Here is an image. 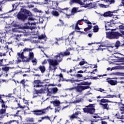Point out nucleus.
<instances>
[{
    "label": "nucleus",
    "mask_w": 124,
    "mask_h": 124,
    "mask_svg": "<svg viewBox=\"0 0 124 124\" xmlns=\"http://www.w3.org/2000/svg\"><path fill=\"white\" fill-rule=\"evenodd\" d=\"M120 112L121 114H124V104H122L120 107Z\"/></svg>",
    "instance_id": "obj_38"
},
{
    "label": "nucleus",
    "mask_w": 124,
    "mask_h": 124,
    "mask_svg": "<svg viewBox=\"0 0 124 124\" xmlns=\"http://www.w3.org/2000/svg\"><path fill=\"white\" fill-rule=\"evenodd\" d=\"M56 40H57V41H60L61 40H62V38H55Z\"/></svg>",
    "instance_id": "obj_64"
},
{
    "label": "nucleus",
    "mask_w": 124,
    "mask_h": 124,
    "mask_svg": "<svg viewBox=\"0 0 124 124\" xmlns=\"http://www.w3.org/2000/svg\"><path fill=\"white\" fill-rule=\"evenodd\" d=\"M54 4H55V2H53V1L49 0L46 4H47V7L48 8L55 9L54 8L52 7L53 5H54Z\"/></svg>",
    "instance_id": "obj_22"
},
{
    "label": "nucleus",
    "mask_w": 124,
    "mask_h": 124,
    "mask_svg": "<svg viewBox=\"0 0 124 124\" xmlns=\"http://www.w3.org/2000/svg\"><path fill=\"white\" fill-rule=\"evenodd\" d=\"M12 5L13 8H16L17 7V6H18V5H19V3H13L12 4Z\"/></svg>",
    "instance_id": "obj_53"
},
{
    "label": "nucleus",
    "mask_w": 124,
    "mask_h": 124,
    "mask_svg": "<svg viewBox=\"0 0 124 124\" xmlns=\"http://www.w3.org/2000/svg\"><path fill=\"white\" fill-rule=\"evenodd\" d=\"M83 100L84 99L82 98V97L79 95H77L76 97V100L72 102V103H79V102H82V101H83Z\"/></svg>",
    "instance_id": "obj_14"
},
{
    "label": "nucleus",
    "mask_w": 124,
    "mask_h": 124,
    "mask_svg": "<svg viewBox=\"0 0 124 124\" xmlns=\"http://www.w3.org/2000/svg\"><path fill=\"white\" fill-rule=\"evenodd\" d=\"M45 1V4H47L49 2V0H44Z\"/></svg>",
    "instance_id": "obj_62"
},
{
    "label": "nucleus",
    "mask_w": 124,
    "mask_h": 124,
    "mask_svg": "<svg viewBox=\"0 0 124 124\" xmlns=\"http://www.w3.org/2000/svg\"><path fill=\"white\" fill-rule=\"evenodd\" d=\"M18 107L19 108H21V109H25V108H26L27 107V108H28V110L30 109L29 107H28L26 106H21L20 104H18Z\"/></svg>",
    "instance_id": "obj_42"
},
{
    "label": "nucleus",
    "mask_w": 124,
    "mask_h": 124,
    "mask_svg": "<svg viewBox=\"0 0 124 124\" xmlns=\"http://www.w3.org/2000/svg\"><path fill=\"white\" fill-rule=\"evenodd\" d=\"M111 75H113L114 76H124V73L117 72V73H112Z\"/></svg>",
    "instance_id": "obj_27"
},
{
    "label": "nucleus",
    "mask_w": 124,
    "mask_h": 124,
    "mask_svg": "<svg viewBox=\"0 0 124 124\" xmlns=\"http://www.w3.org/2000/svg\"><path fill=\"white\" fill-rule=\"evenodd\" d=\"M110 102V101L105 99H102L100 100L99 105L102 106V108L106 110H110V108L109 107V105H108V103ZM106 103V104H104Z\"/></svg>",
    "instance_id": "obj_3"
},
{
    "label": "nucleus",
    "mask_w": 124,
    "mask_h": 124,
    "mask_svg": "<svg viewBox=\"0 0 124 124\" xmlns=\"http://www.w3.org/2000/svg\"><path fill=\"white\" fill-rule=\"evenodd\" d=\"M34 88H41L42 85H39V84H41V81L40 80H36L34 81Z\"/></svg>",
    "instance_id": "obj_18"
},
{
    "label": "nucleus",
    "mask_w": 124,
    "mask_h": 124,
    "mask_svg": "<svg viewBox=\"0 0 124 124\" xmlns=\"http://www.w3.org/2000/svg\"><path fill=\"white\" fill-rule=\"evenodd\" d=\"M106 2H108L109 4H112L115 2V0H105Z\"/></svg>",
    "instance_id": "obj_44"
},
{
    "label": "nucleus",
    "mask_w": 124,
    "mask_h": 124,
    "mask_svg": "<svg viewBox=\"0 0 124 124\" xmlns=\"http://www.w3.org/2000/svg\"><path fill=\"white\" fill-rule=\"evenodd\" d=\"M56 76H58L60 77V79L59 80V82H63V81H65L66 82H70V83H74V82L76 81V80H72V79H66L63 78V77L62 76V74H60L59 75H56Z\"/></svg>",
    "instance_id": "obj_10"
},
{
    "label": "nucleus",
    "mask_w": 124,
    "mask_h": 124,
    "mask_svg": "<svg viewBox=\"0 0 124 124\" xmlns=\"http://www.w3.org/2000/svg\"><path fill=\"white\" fill-rule=\"evenodd\" d=\"M38 68L40 70L42 73H44V72H45V66L40 65L38 67Z\"/></svg>",
    "instance_id": "obj_30"
},
{
    "label": "nucleus",
    "mask_w": 124,
    "mask_h": 124,
    "mask_svg": "<svg viewBox=\"0 0 124 124\" xmlns=\"http://www.w3.org/2000/svg\"><path fill=\"white\" fill-rule=\"evenodd\" d=\"M27 122H30L31 123H33L34 119L33 118L28 117L26 119Z\"/></svg>",
    "instance_id": "obj_35"
},
{
    "label": "nucleus",
    "mask_w": 124,
    "mask_h": 124,
    "mask_svg": "<svg viewBox=\"0 0 124 124\" xmlns=\"http://www.w3.org/2000/svg\"><path fill=\"white\" fill-rule=\"evenodd\" d=\"M2 70H3V71H8V70H9V67H3L2 68Z\"/></svg>",
    "instance_id": "obj_52"
},
{
    "label": "nucleus",
    "mask_w": 124,
    "mask_h": 124,
    "mask_svg": "<svg viewBox=\"0 0 124 124\" xmlns=\"http://www.w3.org/2000/svg\"><path fill=\"white\" fill-rule=\"evenodd\" d=\"M85 63H87V62L85 61V59H83V61L79 62V65H84Z\"/></svg>",
    "instance_id": "obj_46"
},
{
    "label": "nucleus",
    "mask_w": 124,
    "mask_h": 124,
    "mask_svg": "<svg viewBox=\"0 0 124 124\" xmlns=\"http://www.w3.org/2000/svg\"><path fill=\"white\" fill-rule=\"evenodd\" d=\"M111 27L110 26V24H106L105 28H106V31H111V28H110Z\"/></svg>",
    "instance_id": "obj_41"
},
{
    "label": "nucleus",
    "mask_w": 124,
    "mask_h": 124,
    "mask_svg": "<svg viewBox=\"0 0 124 124\" xmlns=\"http://www.w3.org/2000/svg\"><path fill=\"white\" fill-rule=\"evenodd\" d=\"M15 36H16V37L15 38V39H16V40H18V41H19V39H20V37L21 36V35H19L18 34H15Z\"/></svg>",
    "instance_id": "obj_54"
},
{
    "label": "nucleus",
    "mask_w": 124,
    "mask_h": 124,
    "mask_svg": "<svg viewBox=\"0 0 124 124\" xmlns=\"http://www.w3.org/2000/svg\"><path fill=\"white\" fill-rule=\"evenodd\" d=\"M59 90L57 87H53L51 88H48V93L47 94V96H51V94H56L58 93Z\"/></svg>",
    "instance_id": "obj_9"
},
{
    "label": "nucleus",
    "mask_w": 124,
    "mask_h": 124,
    "mask_svg": "<svg viewBox=\"0 0 124 124\" xmlns=\"http://www.w3.org/2000/svg\"><path fill=\"white\" fill-rule=\"evenodd\" d=\"M99 6H100V7H102V8H107L108 7V5H105L103 4H99Z\"/></svg>",
    "instance_id": "obj_48"
},
{
    "label": "nucleus",
    "mask_w": 124,
    "mask_h": 124,
    "mask_svg": "<svg viewBox=\"0 0 124 124\" xmlns=\"http://www.w3.org/2000/svg\"><path fill=\"white\" fill-rule=\"evenodd\" d=\"M32 50H33V48L25 47L24 49H23L22 53H24L25 52H31V51H32Z\"/></svg>",
    "instance_id": "obj_33"
},
{
    "label": "nucleus",
    "mask_w": 124,
    "mask_h": 124,
    "mask_svg": "<svg viewBox=\"0 0 124 124\" xmlns=\"http://www.w3.org/2000/svg\"><path fill=\"white\" fill-rule=\"evenodd\" d=\"M97 91H98V92H100V93H106V92H105V90L102 89V88H98Z\"/></svg>",
    "instance_id": "obj_43"
},
{
    "label": "nucleus",
    "mask_w": 124,
    "mask_h": 124,
    "mask_svg": "<svg viewBox=\"0 0 124 124\" xmlns=\"http://www.w3.org/2000/svg\"><path fill=\"white\" fill-rule=\"evenodd\" d=\"M51 14L53 16H55V17H58L59 16L60 14L59 13V12H58L57 11H52L51 12Z\"/></svg>",
    "instance_id": "obj_29"
},
{
    "label": "nucleus",
    "mask_w": 124,
    "mask_h": 124,
    "mask_svg": "<svg viewBox=\"0 0 124 124\" xmlns=\"http://www.w3.org/2000/svg\"><path fill=\"white\" fill-rule=\"evenodd\" d=\"M120 44L121 42H120V41H117L115 43V46L118 48V47H120Z\"/></svg>",
    "instance_id": "obj_51"
},
{
    "label": "nucleus",
    "mask_w": 124,
    "mask_h": 124,
    "mask_svg": "<svg viewBox=\"0 0 124 124\" xmlns=\"http://www.w3.org/2000/svg\"><path fill=\"white\" fill-rule=\"evenodd\" d=\"M74 89H75V88L72 87V88H70L67 89L66 90L67 91H73V90H74Z\"/></svg>",
    "instance_id": "obj_60"
},
{
    "label": "nucleus",
    "mask_w": 124,
    "mask_h": 124,
    "mask_svg": "<svg viewBox=\"0 0 124 124\" xmlns=\"http://www.w3.org/2000/svg\"><path fill=\"white\" fill-rule=\"evenodd\" d=\"M98 30H99L98 26L96 25L93 27V31L94 32H97V31H98Z\"/></svg>",
    "instance_id": "obj_37"
},
{
    "label": "nucleus",
    "mask_w": 124,
    "mask_h": 124,
    "mask_svg": "<svg viewBox=\"0 0 124 124\" xmlns=\"http://www.w3.org/2000/svg\"><path fill=\"white\" fill-rule=\"evenodd\" d=\"M101 124H108V123H107V122H106L105 121L102 120L101 121Z\"/></svg>",
    "instance_id": "obj_61"
},
{
    "label": "nucleus",
    "mask_w": 124,
    "mask_h": 124,
    "mask_svg": "<svg viewBox=\"0 0 124 124\" xmlns=\"http://www.w3.org/2000/svg\"><path fill=\"white\" fill-rule=\"evenodd\" d=\"M31 60V62L33 63V65H36L37 64V60L35 58H33Z\"/></svg>",
    "instance_id": "obj_34"
},
{
    "label": "nucleus",
    "mask_w": 124,
    "mask_h": 124,
    "mask_svg": "<svg viewBox=\"0 0 124 124\" xmlns=\"http://www.w3.org/2000/svg\"><path fill=\"white\" fill-rule=\"evenodd\" d=\"M92 28H93V26L88 25V27H87L86 28L84 29V31H90V30H91Z\"/></svg>",
    "instance_id": "obj_47"
},
{
    "label": "nucleus",
    "mask_w": 124,
    "mask_h": 124,
    "mask_svg": "<svg viewBox=\"0 0 124 124\" xmlns=\"http://www.w3.org/2000/svg\"><path fill=\"white\" fill-rule=\"evenodd\" d=\"M14 122H15L16 123H17V124H19L18 121H17L16 120H12V121L11 120L10 122H7L4 124H12V123H14Z\"/></svg>",
    "instance_id": "obj_45"
},
{
    "label": "nucleus",
    "mask_w": 124,
    "mask_h": 124,
    "mask_svg": "<svg viewBox=\"0 0 124 124\" xmlns=\"http://www.w3.org/2000/svg\"><path fill=\"white\" fill-rule=\"evenodd\" d=\"M118 55V54L117 53H113L112 54V55L110 56V58H114V59H119V57L118 56H117V55Z\"/></svg>",
    "instance_id": "obj_39"
},
{
    "label": "nucleus",
    "mask_w": 124,
    "mask_h": 124,
    "mask_svg": "<svg viewBox=\"0 0 124 124\" xmlns=\"http://www.w3.org/2000/svg\"><path fill=\"white\" fill-rule=\"evenodd\" d=\"M87 89H90V86H79L77 88V92H78V93H81V92H83L84 90H87Z\"/></svg>",
    "instance_id": "obj_13"
},
{
    "label": "nucleus",
    "mask_w": 124,
    "mask_h": 124,
    "mask_svg": "<svg viewBox=\"0 0 124 124\" xmlns=\"http://www.w3.org/2000/svg\"><path fill=\"white\" fill-rule=\"evenodd\" d=\"M119 28L120 30H124V24H122V25H120Z\"/></svg>",
    "instance_id": "obj_56"
},
{
    "label": "nucleus",
    "mask_w": 124,
    "mask_h": 124,
    "mask_svg": "<svg viewBox=\"0 0 124 124\" xmlns=\"http://www.w3.org/2000/svg\"><path fill=\"white\" fill-rule=\"evenodd\" d=\"M107 37L108 39H119L120 36H122V34L118 31L106 32Z\"/></svg>",
    "instance_id": "obj_1"
},
{
    "label": "nucleus",
    "mask_w": 124,
    "mask_h": 124,
    "mask_svg": "<svg viewBox=\"0 0 124 124\" xmlns=\"http://www.w3.org/2000/svg\"><path fill=\"white\" fill-rule=\"evenodd\" d=\"M78 7H74L72 8L71 13H77V12H80V11L78 10Z\"/></svg>",
    "instance_id": "obj_28"
},
{
    "label": "nucleus",
    "mask_w": 124,
    "mask_h": 124,
    "mask_svg": "<svg viewBox=\"0 0 124 124\" xmlns=\"http://www.w3.org/2000/svg\"><path fill=\"white\" fill-rule=\"evenodd\" d=\"M116 117L117 119H123L124 120V115L122 114V113H117L116 114Z\"/></svg>",
    "instance_id": "obj_26"
},
{
    "label": "nucleus",
    "mask_w": 124,
    "mask_h": 124,
    "mask_svg": "<svg viewBox=\"0 0 124 124\" xmlns=\"http://www.w3.org/2000/svg\"><path fill=\"white\" fill-rule=\"evenodd\" d=\"M85 113H89V114H93L95 112L94 108V104H90L88 106L83 108Z\"/></svg>",
    "instance_id": "obj_4"
},
{
    "label": "nucleus",
    "mask_w": 124,
    "mask_h": 124,
    "mask_svg": "<svg viewBox=\"0 0 124 124\" xmlns=\"http://www.w3.org/2000/svg\"><path fill=\"white\" fill-rule=\"evenodd\" d=\"M28 80H25V79H22L20 82V83L22 84V86H23L24 88L25 87H29V83Z\"/></svg>",
    "instance_id": "obj_20"
},
{
    "label": "nucleus",
    "mask_w": 124,
    "mask_h": 124,
    "mask_svg": "<svg viewBox=\"0 0 124 124\" xmlns=\"http://www.w3.org/2000/svg\"><path fill=\"white\" fill-rule=\"evenodd\" d=\"M76 76L77 78H80L81 77H83V75H82V74H77Z\"/></svg>",
    "instance_id": "obj_59"
},
{
    "label": "nucleus",
    "mask_w": 124,
    "mask_h": 124,
    "mask_svg": "<svg viewBox=\"0 0 124 124\" xmlns=\"http://www.w3.org/2000/svg\"><path fill=\"white\" fill-rule=\"evenodd\" d=\"M55 110V113H59L60 110H61V108L60 107H57Z\"/></svg>",
    "instance_id": "obj_50"
},
{
    "label": "nucleus",
    "mask_w": 124,
    "mask_h": 124,
    "mask_svg": "<svg viewBox=\"0 0 124 124\" xmlns=\"http://www.w3.org/2000/svg\"><path fill=\"white\" fill-rule=\"evenodd\" d=\"M51 62H53L57 64V65H59V64L60 62H62V55H61V53H58L57 55H56L54 57L53 59H49Z\"/></svg>",
    "instance_id": "obj_5"
},
{
    "label": "nucleus",
    "mask_w": 124,
    "mask_h": 124,
    "mask_svg": "<svg viewBox=\"0 0 124 124\" xmlns=\"http://www.w3.org/2000/svg\"><path fill=\"white\" fill-rule=\"evenodd\" d=\"M91 84H92V82H82L81 83V85H83V86H90Z\"/></svg>",
    "instance_id": "obj_36"
},
{
    "label": "nucleus",
    "mask_w": 124,
    "mask_h": 124,
    "mask_svg": "<svg viewBox=\"0 0 124 124\" xmlns=\"http://www.w3.org/2000/svg\"><path fill=\"white\" fill-rule=\"evenodd\" d=\"M74 70H75V69H70L69 71H67V73L68 74H69V73H72V72H73Z\"/></svg>",
    "instance_id": "obj_58"
},
{
    "label": "nucleus",
    "mask_w": 124,
    "mask_h": 124,
    "mask_svg": "<svg viewBox=\"0 0 124 124\" xmlns=\"http://www.w3.org/2000/svg\"><path fill=\"white\" fill-rule=\"evenodd\" d=\"M60 55H61V57L69 56V55H70V52L68 51V49H66V51L64 52H60Z\"/></svg>",
    "instance_id": "obj_23"
},
{
    "label": "nucleus",
    "mask_w": 124,
    "mask_h": 124,
    "mask_svg": "<svg viewBox=\"0 0 124 124\" xmlns=\"http://www.w3.org/2000/svg\"><path fill=\"white\" fill-rule=\"evenodd\" d=\"M107 82L108 83V84L111 85V86H116V85L118 84L117 80H114L112 79L107 80Z\"/></svg>",
    "instance_id": "obj_21"
},
{
    "label": "nucleus",
    "mask_w": 124,
    "mask_h": 124,
    "mask_svg": "<svg viewBox=\"0 0 124 124\" xmlns=\"http://www.w3.org/2000/svg\"><path fill=\"white\" fill-rule=\"evenodd\" d=\"M94 100H95V99H94V97H92L91 99L88 100V101L89 102H93V101H94Z\"/></svg>",
    "instance_id": "obj_55"
},
{
    "label": "nucleus",
    "mask_w": 124,
    "mask_h": 124,
    "mask_svg": "<svg viewBox=\"0 0 124 124\" xmlns=\"http://www.w3.org/2000/svg\"><path fill=\"white\" fill-rule=\"evenodd\" d=\"M70 4H73L74 2H76L77 3H78L80 5H84V2H82L81 0H70Z\"/></svg>",
    "instance_id": "obj_17"
},
{
    "label": "nucleus",
    "mask_w": 124,
    "mask_h": 124,
    "mask_svg": "<svg viewBox=\"0 0 124 124\" xmlns=\"http://www.w3.org/2000/svg\"><path fill=\"white\" fill-rule=\"evenodd\" d=\"M17 56H18L20 59H22V61L23 62H29L31 61L29 58L24 56V52L17 53Z\"/></svg>",
    "instance_id": "obj_8"
},
{
    "label": "nucleus",
    "mask_w": 124,
    "mask_h": 124,
    "mask_svg": "<svg viewBox=\"0 0 124 124\" xmlns=\"http://www.w3.org/2000/svg\"><path fill=\"white\" fill-rule=\"evenodd\" d=\"M46 39V35L42 34L38 36V39Z\"/></svg>",
    "instance_id": "obj_40"
},
{
    "label": "nucleus",
    "mask_w": 124,
    "mask_h": 124,
    "mask_svg": "<svg viewBox=\"0 0 124 124\" xmlns=\"http://www.w3.org/2000/svg\"><path fill=\"white\" fill-rule=\"evenodd\" d=\"M32 112L34 115H36V116H40L46 113L45 109L35 110L32 111Z\"/></svg>",
    "instance_id": "obj_12"
},
{
    "label": "nucleus",
    "mask_w": 124,
    "mask_h": 124,
    "mask_svg": "<svg viewBox=\"0 0 124 124\" xmlns=\"http://www.w3.org/2000/svg\"><path fill=\"white\" fill-rule=\"evenodd\" d=\"M82 21L85 22V23H87L88 25H92V23L89 21V20L87 19V16H84L83 19L77 21L76 24L75 30H77V31H80V27H79V25H80V23Z\"/></svg>",
    "instance_id": "obj_6"
},
{
    "label": "nucleus",
    "mask_w": 124,
    "mask_h": 124,
    "mask_svg": "<svg viewBox=\"0 0 124 124\" xmlns=\"http://www.w3.org/2000/svg\"><path fill=\"white\" fill-rule=\"evenodd\" d=\"M12 31L13 32H18V29L17 28H13Z\"/></svg>",
    "instance_id": "obj_57"
},
{
    "label": "nucleus",
    "mask_w": 124,
    "mask_h": 124,
    "mask_svg": "<svg viewBox=\"0 0 124 124\" xmlns=\"http://www.w3.org/2000/svg\"><path fill=\"white\" fill-rule=\"evenodd\" d=\"M26 14H28L30 16V15H31V13L29 11H28L26 9H21L20 11L17 15V18L19 20H25L26 18H27V16H26Z\"/></svg>",
    "instance_id": "obj_2"
},
{
    "label": "nucleus",
    "mask_w": 124,
    "mask_h": 124,
    "mask_svg": "<svg viewBox=\"0 0 124 124\" xmlns=\"http://www.w3.org/2000/svg\"><path fill=\"white\" fill-rule=\"evenodd\" d=\"M88 6H91L93 8L98 7L99 6V4L98 3H90L88 4Z\"/></svg>",
    "instance_id": "obj_25"
},
{
    "label": "nucleus",
    "mask_w": 124,
    "mask_h": 124,
    "mask_svg": "<svg viewBox=\"0 0 124 124\" xmlns=\"http://www.w3.org/2000/svg\"><path fill=\"white\" fill-rule=\"evenodd\" d=\"M35 92L36 93H45L46 92H48L49 93V88L47 86H45L43 88H41V89L39 90H35Z\"/></svg>",
    "instance_id": "obj_11"
},
{
    "label": "nucleus",
    "mask_w": 124,
    "mask_h": 124,
    "mask_svg": "<svg viewBox=\"0 0 124 124\" xmlns=\"http://www.w3.org/2000/svg\"><path fill=\"white\" fill-rule=\"evenodd\" d=\"M29 25H31V26L30 27L31 28V30H34V29H35V22L31 23L30 22H28Z\"/></svg>",
    "instance_id": "obj_32"
},
{
    "label": "nucleus",
    "mask_w": 124,
    "mask_h": 124,
    "mask_svg": "<svg viewBox=\"0 0 124 124\" xmlns=\"http://www.w3.org/2000/svg\"><path fill=\"white\" fill-rule=\"evenodd\" d=\"M80 114H81V112L80 111L76 112L74 114L70 116V119L73 120V119H77V118H78V116H79Z\"/></svg>",
    "instance_id": "obj_16"
},
{
    "label": "nucleus",
    "mask_w": 124,
    "mask_h": 124,
    "mask_svg": "<svg viewBox=\"0 0 124 124\" xmlns=\"http://www.w3.org/2000/svg\"><path fill=\"white\" fill-rule=\"evenodd\" d=\"M14 63V60L9 62V64H13Z\"/></svg>",
    "instance_id": "obj_63"
},
{
    "label": "nucleus",
    "mask_w": 124,
    "mask_h": 124,
    "mask_svg": "<svg viewBox=\"0 0 124 124\" xmlns=\"http://www.w3.org/2000/svg\"><path fill=\"white\" fill-rule=\"evenodd\" d=\"M51 103H52L54 106L56 107H59L60 106V104H61V102L59 100H55L54 101L51 102Z\"/></svg>",
    "instance_id": "obj_24"
},
{
    "label": "nucleus",
    "mask_w": 124,
    "mask_h": 124,
    "mask_svg": "<svg viewBox=\"0 0 124 124\" xmlns=\"http://www.w3.org/2000/svg\"><path fill=\"white\" fill-rule=\"evenodd\" d=\"M2 108L0 109V115H3L5 112H6V108H5V105L2 104L1 105Z\"/></svg>",
    "instance_id": "obj_19"
},
{
    "label": "nucleus",
    "mask_w": 124,
    "mask_h": 124,
    "mask_svg": "<svg viewBox=\"0 0 124 124\" xmlns=\"http://www.w3.org/2000/svg\"><path fill=\"white\" fill-rule=\"evenodd\" d=\"M34 58V54H33V52H30L29 54V60L31 61V60H32Z\"/></svg>",
    "instance_id": "obj_31"
},
{
    "label": "nucleus",
    "mask_w": 124,
    "mask_h": 124,
    "mask_svg": "<svg viewBox=\"0 0 124 124\" xmlns=\"http://www.w3.org/2000/svg\"><path fill=\"white\" fill-rule=\"evenodd\" d=\"M48 62L49 63V71H53V72H55L56 71V69H57V64H55L53 62L51 61V60H50L49 59L48 60Z\"/></svg>",
    "instance_id": "obj_7"
},
{
    "label": "nucleus",
    "mask_w": 124,
    "mask_h": 124,
    "mask_svg": "<svg viewBox=\"0 0 124 124\" xmlns=\"http://www.w3.org/2000/svg\"><path fill=\"white\" fill-rule=\"evenodd\" d=\"M113 13H114V12L108 11L104 14H101V16H103L104 17H112L113 16Z\"/></svg>",
    "instance_id": "obj_15"
},
{
    "label": "nucleus",
    "mask_w": 124,
    "mask_h": 124,
    "mask_svg": "<svg viewBox=\"0 0 124 124\" xmlns=\"http://www.w3.org/2000/svg\"><path fill=\"white\" fill-rule=\"evenodd\" d=\"M22 62V58H20V56H18L17 59L16 61V63H18V62Z\"/></svg>",
    "instance_id": "obj_49"
}]
</instances>
